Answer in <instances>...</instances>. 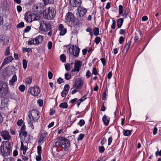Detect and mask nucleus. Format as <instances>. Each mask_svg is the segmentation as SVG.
I'll use <instances>...</instances> for the list:
<instances>
[{
    "label": "nucleus",
    "mask_w": 161,
    "mask_h": 161,
    "mask_svg": "<svg viewBox=\"0 0 161 161\" xmlns=\"http://www.w3.org/2000/svg\"><path fill=\"white\" fill-rule=\"evenodd\" d=\"M101 40V38H100V37H98V36L96 37L95 38V41L96 44L97 45L99 43V42H100Z\"/></svg>",
    "instance_id": "obj_46"
},
{
    "label": "nucleus",
    "mask_w": 161,
    "mask_h": 161,
    "mask_svg": "<svg viewBox=\"0 0 161 161\" xmlns=\"http://www.w3.org/2000/svg\"><path fill=\"white\" fill-rule=\"evenodd\" d=\"M85 121L84 119H81L80 120L79 122L78 123V125H79L80 126L82 127L85 124Z\"/></svg>",
    "instance_id": "obj_38"
},
{
    "label": "nucleus",
    "mask_w": 161,
    "mask_h": 161,
    "mask_svg": "<svg viewBox=\"0 0 161 161\" xmlns=\"http://www.w3.org/2000/svg\"><path fill=\"white\" fill-rule=\"evenodd\" d=\"M116 26V22L115 20L113 19L112 24L111 26V28L112 29H114L115 28Z\"/></svg>",
    "instance_id": "obj_56"
},
{
    "label": "nucleus",
    "mask_w": 161,
    "mask_h": 161,
    "mask_svg": "<svg viewBox=\"0 0 161 161\" xmlns=\"http://www.w3.org/2000/svg\"><path fill=\"white\" fill-rule=\"evenodd\" d=\"M132 130H124L123 131V135L125 136H128L130 135Z\"/></svg>",
    "instance_id": "obj_25"
},
{
    "label": "nucleus",
    "mask_w": 161,
    "mask_h": 161,
    "mask_svg": "<svg viewBox=\"0 0 161 161\" xmlns=\"http://www.w3.org/2000/svg\"><path fill=\"white\" fill-rule=\"evenodd\" d=\"M32 11L34 13V14H38L42 13L41 10L40 9L39 7L38 4H35L32 9Z\"/></svg>",
    "instance_id": "obj_16"
},
{
    "label": "nucleus",
    "mask_w": 161,
    "mask_h": 161,
    "mask_svg": "<svg viewBox=\"0 0 161 161\" xmlns=\"http://www.w3.org/2000/svg\"><path fill=\"white\" fill-rule=\"evenodd\" d=\"M37 4H38L39 9L40 10H41V12L42 13V11H44V9L45 5L44 4V3H38Z\"/></svg>",
    "instance_id": "obj_31"
},
{
    "label": "nucleus",
    "mask_w": 161,
    "mask_h": 161,
    "mask_svg": "<svg viewBox=\"0 0 161 161\" xmlns=\"http://www.w3.org/2000/svg\"><path fill=\"white\" fill-rule=\"evenodd\" d=\"M80 51V49L78 47L73 45L71 49L69 48L67 52L75 57H77L79 56Z\"/></svg>",
    "instance_id": "obj_7"
},
{
    "label": "nucleus",
    "mask_w": 161,
    "mask_h": 161,
    "mask_svg": "<svg viewBox=\"0 0 161 161\" xmlns=\"http://www.w3.org/2000/svg\"><path fill=\"white\" fill-rule=\"evenodd\" d=\"M17 80V76L16 75H14L12 77V79L9 80V84L13 85Z\"/></svg>",
    "instance_id": "obj_23"
},
{
    "label": "nucleus",
    "mask_w": 161,
    "mask_h": 161,
    "mask_svg": "<svg viewBox=\"0 0 161 161\" xmlns=\"http://www.w3.org/2000/svg\"><path fill=\"white\" fill-rule=\"evenodd\" d=\"M37 103L39 104V105L40 107H42L43 106V101L42 100L39 99L37 100Z\"/></svg>",
    "instance_id": "obj_61"
},
{
    "label": "nucleus",
    "mask_w": 161,
    "mask_h": 161,
    "mask_svg": "<svg viewBox=\"0 0 161 161\" xmlns=\"http://www.w3.org/2000/svg\"><path fill=\"white\" fill-rule=\"evenodd\" d=\"M130 13V9L129 8H126L125 9L124 14L123 15L124 16V18H126L127 17L129 13Z\"/></svg>",
    "instance_id": "obj_30"
},
{
    "label": "nucleus",
    "mask_w": 161,
    "mask_h": 161,
    "mask_svg": "<svg viewBox=\"0 0 161 161\" xmlns=\"http://www.w3.org/2000/svg\"><path fill=\"white\" fill-rule=\"evenodd\" d=\"M98 149L100 153H102L104 152L105 148L103 146H99Z\"/></svg>",
    "instance_id": "obj_45"
},
{
    "label": "nucleus",
    "mask_w": 161,
    "mask_h": 161,
    "mask_svg": "<svg viewBox=\"0 0 161 161\" xmlns=\"http://www.w3.org/2000/svg\"><path fill=\"white\" fill-rule=\"evenodd\" d=\"M131 41L130 40L128 42L127 44L125 46V47L126 48V52H127L128 51V50H129V49L130 48V46L131 45Z\"/></svg>",
    "instance_id": "obj_55"
},
{
    "label": "nucleus",
    "mask_w": 161,
    "mask_h": 161,
    "mask_svg": "<svg viewBox=\"0 0 161 161\" xmlns=\"http://www.w3.org/2000/svg\"><path fill=\"white\" fill-rule=\"evenodd\" d=\"M68 120H70V123L69 124V123L67 124V127H70L71 126V125L74 123L75 121L76 120V118H75L72 121H71V118L70 117H69L68 119Z\"/></svg>",
    "instance_id": "obj_34"
},
{
    "label": "nucleus",
    "mask_w": 161,
    "mask_h": 161,
    "mask_svg": "<svg viewBox=\"0 0 161 161\" xmlns=\"http://www.w3.org/2000/svg\"><path fill=\"white\" fill-rule=\"evenodd\" d=\"M84 134H80L78 136L77 140V141H80L82 140L84 137Z\"/></svg>",
    "instance_id": "obj_48"
},
{
    "label": "nucleus",
    "mask_w": 161,
    "mask_h": 161,
    "mask_svg": "<svg viewBox=\"0 0 161 161\" xmlns=\"http://www.w3.org/2000/svg\"><path fill=\"white\" fill-rule=\"evenodd\" d=\"M92 73L95 75H97L98 74L97 73V70L96 67H93V68Z\"/></svg>",
    "instance_id": "obj_57"
},
{
    "label": "nucleus",
    "mask_w": 161,
    "mask_h": 161,
    "mask_svg": "<svg viewBox=\"0 0 161 161\" xmlns=\"http://www.w3.org/2000/svg\"><path fill=\"white\" fill-rule=\"evenodd\" d=\"M28 116L30 120H32L33 121H36L39 118V112L36 109L31 110L29 112Z\"/></svg>",
    "instance_id": "obj_4"
},
{
    "label": "nucleus",
    "mask_w": 161,
    "mask_h": 161,
    "mask_svg": "<svg viewBox=\"0 0 161 161\" xmlns=\"http://www.w3.org/2000/svg\"><path fill=\"white\" fill-rule=\"evenodd\" d=\"M41 90L39 86H36L31 87L28 91V93L33 96H37L40 93Z\"/></svg>",
    "instance_id": "obj_6"
},
{
    "label": "nucleus",
    "mask_w": 161,
    "mask_h": 161,
    "mask_svg": "<svg viewBox=\"0 0 161 161\" xmlns=\"http://www.w3.org/2000/svg\"><path fill=\"white\" fill-rule=\"evenodd\" d=\"M29 121L30 122L29 123H28L30 124V126L31 127V128L32 130H34V125H33V123L35 122L36 121H32V120H30Z\"/></svg>",
    "instance_id": "obj_54"
},
{
    "label": "nucleus",
    "mask_w": 161,
    "mask_h": 161,
    "mask_svg": "<svg viewBox=\"0 0 161 161\" xmlns=\"http://www.w3.org/2000/svg\"><path fill=\"white\" fill-rule=\"evenodd\" d=\"M39 30L42 31L47 32L51 29L50 22L45 20H41L39 22Z\"/></svg>",
    "instance_id": "obj_3"
},
{
    "label": "nucleus",
    "mask_w": 161,
    "mask_h": 161,
    "mask_svg": "<svg viewBox=\"0 0 161 161\" xmlns=\"http://www.w3.org/2000/svg\"><path fill=\"white\" fill-rule=\"evenodd\" d=\"M8 93L7 84L3 81H0V93L3 96L6 95Z\"/></svg>",
    "instance_id": "obj_5"
},
{
    "label": "nucleus",
    "mask_w": 161,
    "mask_h": 161,
    "mask_svg": "<svg viewBox=\"0 0 161 161\" xmlns=\"http://www.w3.org/2000/svg\"><path fill=\"white\" fill-rule=\"evenodd\" d=\"M14 59L12 56H9L5 58L3 62V66H4L6 64L9 63Z\"/></svg>",
    "instance_id": "obj_18"
},
{
    "label": "nucleus",
    "mask_w": 161,
    "mask_h": 161,
    "mask_svg": "<svg viewBox=\"0 0 161 161\" xmlns=\"http://www.w3.org/2000/svg\"><path fill=\"white\" fill-rule=\"evenodd\" d=\"M0 136L4 140L9 141L11 139V136L9 135L8 131L3 130L0 133Z\"/></svg>",
    "instance_id": "obj_10"
},
{
    "label": "nucleus",
    "mask_w": 161,
    "mask_h": 161,
    "mask_svg": "<svg viewBox=\"0 0 161 161\" xmlns=\"http://www.w3.org/2000/svg\"><path fill=\"white\" fill-rule=\"evenodd\" d=\"M94 34L95 36H98L99 34V29L97 27H95L93 30Z\"/></svg>",
    "instance_id": "obj_29"
},
{
    "label": "nucleus",
    "mask_w": 161,
    "mask_h": 161,
    "mask_svg": "<svg viewBox=\"0 0 161 161\" xmlns=\"http://www.w3.org/2000/svg\"><path fill=\"white\" fill-rule=\"evenodd\" d=\"M59 31H60L59 33L60 35L62 36H64L66 33L67 29L65 28Z\"/></svg>",
    "instance_id": "obj_35"
},
{
    "label": "nucleus",
    "mask_w": 161,
    "mask_h": 161,
    "mask_svg": "<svg viewBox=\"0 0 161 161\" xmlns=\"http://www.w3.org/2000/svg\"><path fill=\"white\" fill-rule=\"evenodd\" d=\"M0 40L1 43H3L4 45L7 44L9 41L8 38L4 36H1Z\"/></svg>",
    "instance_id": "obj_21"
},
{
    "label": "nucleus",
    "mask_w": 161,
    "mask_h": 161,
    "mask_svg": "<svg viewBox=\"0 0 161 161\" xmlns=\"http://www.w3.org/2000/svg\"><path fill=\"white\" fill-rule=\"evenodd\" d=\"M26 126L25 125L23 124L21 126V129L19 131V132H22L23 131H25V130L26 129Z\"/></svg>",
    "instance_id": "obj_59"
},
{
    "label": "nucleus",
    "mask_w": 161,
    "mask_h": 161,
    "mask_svg": "<svg viewBox=\"0 0 161 161\" xmlns=\"http://www.w3.org/2000/svg\"><path fill=\"white\" fill-rule=\"evenodd\" d=\"M24 26V23L22 21L17 25V27L18 28H23Z\"/></svg>",
    "instance_id": "obj_41"
},
{
    "label": "nucleus",
    "mask_w": 161,
    "mask_h": 161,
    "mask_svg": "<svg viewBox=\"0 0 161 161\" xmlns=\"http://www.w3.org/2000/svg\"><path fill=\"white\" fill-rule=\"evenodd\" d=\"M91 74L89 70H88L86 72V76L87 78H89L91 76Z\"/></svg>",
    "instance_id": "obj_60"
},
{
    "label": "nucleus",
    "mask_w": 161,
    "mask_h": 161,
    "mask_svg": "<svg viewBox=\"0 0 161 161\" xmlns=\"http://www.w3.org/2000/svg\"><path fill=\"white\" fill-rule=\"evenodd\" d=\"M60 59L63 63L65 62L66 60V57L65 55L64 54H62L60 56Z\"/></svg>",
    "instance_id": "obj_36"
},
{
    "label": "nucleus",
    "mask_w": 161,
    "mask_h": 161,
    "mask_svg": "<svg viewBox=\"0 0 161 161\" xmlns=\"http://www.w3.org/2000/svg\"><path fill=\"white\" fill-rule=\"evenodd\" d=\"M19 89L21 92H23L25 90V87L24 85H22L19 86Z\"/></svg>",
    "instance_id": "obj_40"
},
{
    "label": "nucleus",
    "mask_w": 161,
    "mask_h": 161,
    "mask_svg": "<svg viewBox=\"0 0 161 161\" xmlns=\"http://www.w3.org/2000/svg\"><path fill=\"white\" fill-rule=\"evenodd\" d=\"M68 104L66 102H64L61 103L59 105V107L63 108H67L68 107Z\"/></svg>",
    "instance_id": "obj_27"
},
{
    "label": "nucleus",
    "mask_w": 161,
    "mask_h": 161,
    "mask_svg": "<svg viewBox=\"0 0 161 161\" xmlns=\"http://www.w3.org/2000/svg\"><path fill=\"white\" fill-rule=\"evenodd\" d=\"M23 122V120L22 119L18 120L17 122V125L20 126H21Z\"/></svg>",
    "instance_id": "obj_62"
},
{
    "label": "nucleus",
    "mask_w": 161,
    "mask_h": 161,
    "mask_svg": "<svg viewBox=\"0 0 161 161\" xmlns=\"http://www.w3.org/2000/svg\"><path fill=\"white\" fill-rule=\"evenodd\" d=\"M124 19L123 18H120L117 20V23L118 28H119L121 27L122 25Z\"/></svg>",
    "instance_id": "obj_22"
},
{
    "label": "nucleus",
    "mask_w": 161,
    "mask_h": 161,
    "mask_svg": "<svg viewBox=\"0 0 161 161\" xmlns=\"http://www.w3.org/2000/svg\"><path fill=\"white\" fill-rule=\"evenodd\" d=\"M27 62L25 59H23L22 61V64L23 68L24 69H25L27 66Z\"/></svg>",
    "instance_id": "obj_39"
},
{
    "label": "nucleus",
    "mask_w": 161,
    "mask_h": 161,
    "mask_svg": "<svg viewBox=\"0 0 161 161\" xmlns=\"http://www.w3.org/2000/svg\"><path fill=\"white\" fill-rule=\"evenodd\" d=\"M110 120V118L109 117H107V116L105 114L104 115L102 118L103 124L105 126L108 125L109 123Z\"/></svg>",
    "instance_id": "obj_20"
},
{
    "label": "nucleus",
    "mask_w": 161,
    "mask_h": 161,
    "mask_svg": "<svg viewBox=\"0 0 161 161\" xmlns=\"http://www.w3.org/2000/svg\"><path fill=\"white\" fill-rule=\"evenodd\" d=\"M52 47V43L51 41H49L48 42L47 47L48 48L49 50H50Z\"/></svg>",
    "instance_id": "obj_58"
},
{
    "label": "nucleus",
    "mask_w": 161,
    "mask_h": 161,
    "mask_svg": "<svg viewBox=\"0 0 161 161\" xmlns=\"http://www.w3.org/2000/svg\"><path fill=\"white\" fill-rule=\"evenodd\" d=\"M65 69L66 71H68L70 69V64H66L65 65Z\"/></svg>",
    "instance_id": "obj_47"
},
{
    "label": "nucleus",
    "mask_w": 161,
    "mask_h": 161,
    "mask_svg": "<svg viewBox=\"0 0 161 161\" xmlns=\"http://www.w3.org/2000/svg\"><path fill=\"white\" fill-rule=\"evenodd\" d=\"M47 133L44 132L42 133L38 141V143L39 144H43L46 141L47 138Z\"/></svg>",
    "instance_id": "obj_14"
},
{
    "label": "nucleus",
    "mask_w": 161,
    "mask_h": 161,
    "mask_svg": "<svg viewBox=\"0 0 161 161\" xmlns=\"http://www.w3.org/2000/svg\"><path fill=\"white\" fill-rule=\"evenodd\" d=\"M70 143L68 139L64 142L62 143V147L65 152V154H67L69 152V149L70 147Z\"/></svg>",
    "instance_id": "obj_8"
},
{
    "label": "nucleus",
    "mask_w": 161,
    "mask_h": 161,
    "mask_svg": "<svg viewBox=\"0 0 161 161\" xmlns=\"http://www.w3.org/2000/svg\"><path fill=\"white\" fill-rule=\"evenodd\" d=\"M32 15L30 13L26 12L25 15L24 19L27 22H32Z\"/></svg>",
    "instance_id": "obj_19"
},
{
    "label": "nucleus",
    "mask_w": 161,
    "mask_h": 161,
    "mask_svg": "<svg viewBox=\"0 0 161 161\" xmlns=\"http://www.w3.org/2000/svg\"><path fill=\"white\" fill-rule=\"evenodd\" d=\"M125 41V38L122 36H121L119 38V42L120 44H123Z\"/></svg>",
    "instance_id": "obj_49"
},
{
    "label": "nucleus",
    "mask_w": 161,
    "mask_h": 161,
    "mask_svg": "<svg viewBox=\"0 0 161 161\" xmlns=\"http://www.w3.org/2000/svg\"><path fill=\"white\" fill-rule=\"evenodd\" d=\"M74 18L75 17L74 14L70 12H68L65 16V19L68 22H71L73 20Z\"/></svg>",
    "instance_id": "obj_17"
},
{
    "label": "nucleus",
    "mask_w": 161,
    "mask_h": 161,
    "mask_svg": "<svg viewBox=\"0 0 161 161\" xmlns=\"http://www.w3.org/2000/svg\"><path fill=\"white\" fill-rule=\"evenodd\" d=\"M44 3L45 5L53 3V0H42Z\"/></svg>",
    "instance_id": "obj_28"
},
{
    "label": "nucleus",
    "mask_w": 161,
    "mask_h": 161,
    "mask_svg": "<svg viewBox=\"0 0 161 161\" xmlns=\"http://www.w3.org/2000/svg\"><path fill=\"white\" fill-rule=\"evenodd\" d=\"M57 140H59L62 142H64L67 139L63 136H58L57 138Z\"/></svg>",
    "instance_id": "obj_42"
},
{
    "label": "nucleus",
    "mask_w": 161,
    "mask_h": 161,
    "mask_svg": "<svg viewBox=\"0 0 161 161\" xmlns=\"http://www.w3.org/2000/svg\"><path fill=\"white\" fill-rule=\"evenodd\" d=\"M68 93V92L65 91H63L61 93V95L62 97H65Z\"/></svg>",
    "instance_id": "obj_53"
},
{
    "label": "nucleus",
    "mask_w": 161,
    "mask_h": 161,
    "mask_svg": "<svg viewBox=\"0 0 161 161\" xmlns=\"http://www.w3.org/2000/svg\"><path fill=\"white\" fill-rule=\"evenodd\" d=\"M82 65L81 62L79 60H76L74 65V68L71 70V72H78L80 71Z\"/></svg>",
    "instance_id": "obj_11"
},
{
    "label": "nucleus",
    "mask_w": 161,
    "mask_h": 161,
    "mask_svg": "<svg viewBox=\"0 0 161 161\" xmlns=\"http://www.w3.org/2000/svg\"><path fill=\"white\" fill-rule=\"evenodd\" d=\"M71 24L74 26H76V27L79 26V22L78 20L75 18L74 19L71 21Z\"/></svg>",
    "instance_id": "obj_24"
},
{
    "label": "nucleus",
    "mask_w": 161,
    "mask_h": 161,
    "mask_svg": "<svg viewBox=\"0 0 161 161\" xmlns=\"http://www.w3.org/2000/svg\"><path fill=\"white\" fill-rule=\"evenodd\" d=\"M65 77L67 80H69L71 78V76L68 73H66L64 75Z\"/></svg>",
    "instance_id": "obj_52"
},
{
    "label": "nucleus",
    "mask_w": 161,
    "mask_h": 161,
    "mask_svg": "<svg viewBox=\"0 0 161 161\" xmlns=\"http://www.w3.org/2000/svg\"><path fill=\"white\" fill-rule=\"evenodd\" d=\"M57 81L59 84H60L64 82L63 79L61 77L59 78L58 79Z\"/></svg>",
    "instance_id": "obj_63"
},
{
    "label": "nucleus",
    "mask_w": 161,
    "mask_h": 161,
    "mask_svg": "<svg viewBox=\"0 0 161 161\" xmlns=\"http://www.w3.org/2000/svg\"><path fill=\"white\" fill-rule=\"evenodd\" d=\"M31 29V27L30 26H27L24 30V32L25 33L29 32Z\"/></svg>",
    "instance_id": "obj_50"
},
{
    "label": "nucleus",
    "mask_w": 161,
    "mask_h": 161,
    "mask_svg": "<svg viewBox=\"0 0 161 161\" xmlns=\"http://www.w3.org/2000/svg\"><path fill=\"white\" fill-rule=\"evenodd\" d=\"M2 155L4 157L9 155L11 152V144L9 141H2L0 148Z\"/></svg>",
    "instance_id": "obj_1"
},
{
    "label": "nucleus",
    "mask_w": 161,
    "mask_h": 161,
    "mask_svg": "<svg viewBox=\"0 0 161 161\" xmlns=\"http://www.w3.org/2000/svg\"><path fill=\"white\" fill-rule=\"evenodd\" d=\"M83 81L80 78L76 79L73 85V88H75L76 89L80 90L83 87Z\"/></svg>",
    "instance_id": "obj_9"
},
{
    "label": "nucleus",
    "mask_w": 161,
    "mask_h": 161,
    "mask_svg": "<svg viewBox=\"0 0 161 161\" xmlns=\"http://www.w3.org/2000/svg\"><path fill=\"white\" fill-rule=\"evenodd\" d=\"M86 98H87L86 97V95H85L81 98L79 99V100L81 103L82 102L84 101L85 100Z\"/></svg>",
    "instance_id": "obj_64"
},
{
    "label": "nucleus",
    "mask_w": 161,
    "mask_h": 161,
    "mask_svg": "<svg viewBox=\"0 0 161 161\" xmlns=\"http://www.w3.org/2000/svg\"><path fill=\"white\" fill-rule=\"evenodd\" d=\"M43 14L45 19L51 20L54 18L56 14V10L53 7H49L47 10L44 12Z\"/></svg>",
    "instance_id": "obj_2"
},
{
    "label": "nucleus",
    "mask_w": 161,
    "mask_h": 161,
    "mask_svg": "<svg viewBox=\"0 0 161 161\" xmlns=\"http://www.w3.org/2000/svg\"><path fill=\"white\" fill-rule=\"evenodd\" d=\"M87 12L86 9L83 7H79V10L77 12L76 14L77 17L81 18L86 14Z\"/></svg>",
    "instance_id": "obj_12"
},
{
    "label": "nucleus",
    "mask_w": 161,
    "mask_h": 161,
    "mask_svg": "<svg viewBox=\"0 0 161 161\" xmlns=\"http://www.w3.org/2000/svg\"><path fill=\"white\" fill-rule=\"evenodd\" d=\"M19 132V135L20 137L22 136V135L24 138H25L27 137V132L26 131H23L22 132H19V131H18Z\"/></svg>",
    "instance_id": "obj_26"
},
{
    "label": "nucleus",
    "mask_w": 161,
    "mask_h": 161,
    "mask_svg": "<svg viewBox=\"0 0 161 161\" xmlns=\"http://www.w3.org/2000/svg\"><path fill=\"white\" fill-rule=\"evenodd\" d=\"M119 14H122L123 13V6L120 5L119 6Z\"/></svg>",
    "instance_id": "obj_37"
},
{
    "label": "nucleus",
    "mask_w": 161,
    "mask_h": 161,
    "mask_svg": "<svg viewBox=\"0 0 161 161\" xmlns=\"http://www.w3.org/2000/svg\"><path fill=\"white\" fill-rule=\"evenodd\" d=\"M42 147L41 146L39 145L37 147V151L38 154H41L42 153Z\"/></svg>",
    "instance_id": "obj_44"
},
{
    "label": "nucleus",
    "mask_w": 161,
    "mask_h": 161,
    "mask_svg": "<svg viewBox=\"0 0 161 161\" xmlns=\"http://www.w3.org/2000/svg\"><path fill=\"white\" fill-rule=\"evenodd\" d=\"M10 53V46H8L6 49L4 55L5 56H8L9 55Z\"/></svg>",
    "instance_id": "obj_33"
},
{
    "label": "nucleus",
    "mask_w": 161,
    "mask_h": 161,
    "mask_svg": "<svg viewBox=\"0 0 161 161\" xmlns=\"http://www.w3.org/2000/svg\"><path fill=\"white\" fill-rule=\"evenodd\" d=\"M28 44L29 45H34L33 38H30L28 42Z\"/></svg>",
    "instance_id": "obj_51"
},
{
    "label": "nucleus",
    "mask_w": 161,
    "mask_h": 161,
    "mask_svg": "<svg viewBox=\"0 0 161 161\" xmlns=\"http://www.w3.org/2000/svg\"><path fill=\"white\" fill-rule=\"evenodd\" d=\"M32 80V77L31 76H30L26 79L25 82L27 84H30L31 83Z\"/></svg>",
    "instance_id": "obj_32"
},
{
    "label": "nucleus",
    "mask_w": 161,
    "mask_h": 161,
    "mask_svg": "<svg viewBox=\"0 0 161 161\" xmlns=\"http://www.w3.org/2000/svg\"><path fill=\"white\" fill-rule=\"evenodd\" d=\"M34 43V45H38L42 42L43 40V36L39 35L35 38H33Z\"/></svg>",
    "instance_id": "obj_15"
},
{
    "label": "nucleus",
    "mask_w": 161,
    "mask_h": 161,
    "mask_svg": "<svg viewBox=\"0 0 161 161\" xmlns=\"http://www.w3.org/2000/svg\"><path fill=\"white\" fill-rule=\"evenodd\" d=\"M81 0H69V4L73 7H79L81 4Z\"/></svg>",
    "instance_id": "obj_13"
},
{
    "label": "nucleus",
    "mask_w": 161,
    "mask_h": 161,
    "mask_svg": "<svg viewBox=\"0 0 161 161\" xmlns=\"http://www.w3.org/2000/svg\"><path fill=\"white\" fill-rule=\"evenodd\" d=\"M69 88V84H66L64 86L63 91H65L68 92Z\"/></svg>",
    "instance_id": "obj_43"
}]
</instances>
